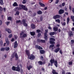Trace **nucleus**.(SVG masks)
<instances>
[{"label": "nucleus", "mask_w": 74, "mask_h": 74, "mask_svg": "<svg viewBox=\"0 0 74 74\" xmlns=\"http://www.w3.org/2000/svg\"><path fill=\"white\" fill-rule=\"evenodd\" d=\"M26 53L27 54L28 57V58L31 60H34L36 59V56L33 54H30L29 51V50H26L25 51Z\"/></svg>", "instance_id": "nucleus-1"}, {"label": "nucleus", "mask_w": 74, "mask_h": 74, "mask_svg": "<svg viewBox=\"0 0 74 74\" xmlns=\"http://www.w3.org/2000/svg\"><path fill=\"white\" fill-rule=\"evenodd\" d=\"M50 62L51 63V66H53V64L54 63V65L56 67H58V62L57 60H55L54 59H51L50 60Z\"/></svg>", "instance_id": "nucleus-2"}, {"label": "nucleus", "mask_w": 74, "mask_h": 74, "mask_svg": "<svg viewBox=\"0 0 74 74\" xmlns=\"http://www.w3.org/2000/svg\"><path fill=\"white\" fill-rule=\"evenodd\" d=\"M12 69L13 71H16L18 72L20 71L21 70L20 67H19V65H18L17 67L13 66L12 68Z\"/></svg>", "instance_id": "nucleus-3"}, {"label": "nucleus", "mask_w": 74, "mask_h": 74, "mask_svg": "<svg viewBox=\"0 0 74 74\" xmlns=\"http://www.w3.org/2000/svg\"><path fill=\"white\" fill-rule=\"evenodd\" d=\"M56 40V39L54 38H51L50 39L49 42L50 44L54 45L55 44V42H54Z\"/></svg>", "instance_id": "nucleus-4"}, {"label": "nucleus", "mask_w": 74, "mask_h": 74, "mask_svg": "<svg viewBox=\"0 0 74 74\" xmlns=\"http://www.w3.org/2000/svg\"><path fill=\"white\" fill-rule=\"evenodd\" d=\"M45 32L44 33V38L45 39V40L47 41L48 40V35L47 34V33H48V30H45Z\"/></svg>", "instance_id": "nucleus-5"}, {"label": "nucleus", "mask_w": 74, "mask_h": 74, "mask_svg": "<svg viewBox=\"0 0 74 74\" xmlns=\"http://www.w3.org/2000/svg\"><path fill=\"white\" fill-rule=\"evenodd\" d=\"M20 37L21 38H25L27 37V34H24V32L22 31L20 33Z\"/></svg>", "instance_id": "nucleus-6"}, {"label": "nucleus", "mask_w": 74, "mask_h": 74, "mask_svg": "<svg viewBox=\"0 0 74 74\" xmlns=\"http://www.w3.org/2000/svg\"><path fill=\"white\" fill-rule=\"evenodd\" d=\"M19 7H21L22 9H23L25 11H27L28 10V9L27 8H26V6L24 5L21 4L19 5Z\"/></svg>", "instance_id": "nucleus-7"}, {"label": "nucleus", "mask_w": 74, "mask_h": 74, "mask_svg": "<svg viewBox=\"0 0 74 74\" xmlns=\"http://www.w3.org/2000/svg\"><path fill=\"white\" fill-rule=\"evenodd\" d=\"M60 17H61V16L60 15L56 14L53 16V19L56 20L58 19H60Z\"/></svg>", "instance_id": "nucleus-8"}, {"label": "nucleus", "mask_w": 74, "mask_h": 74, "mask_svg": "<svg viewBox=\"0 0 74 74\" xmlns=\"http://www.w3.org/2000/svg\"><path fill=\"white\" fill-rule=\"evenodd\" d=\"M23 25L25 27H27L28 26L27 24V23H26V22L25 19H23L22 21Z\"/></svg>", "instance_id": "nucleus-9"}, {"label": "nucleus", "mask_w": 74, "mask_h": 74, "mask_svg": "<svg viewBox=\"0 0 74 74\" xmlns=\"http://www.w3.org/2000/svg\"><path fill=\"white\" fill-rule=\"evenodd\" d=\"M18 44L17 41H15L14 43V48H16L18 46Z\"/></svg>", "instance_id": "nucleus-10"}, {"label": "nucleus", "mask_w": 74, "mask_h": 74, "mask_svg": "<svg viewBox=\"0 0 74 74\" xmlns=\"http://www.w3.org/2000/svg\"><path fill=\"white\" fill-rule=\"evenodd\" d=\"M64 13V10L62 9H60L58 12L59 14L61 15Z\"/></svg>", "instance_id": "nucleus-11"}, {"label": "nucleus", "mask_w": 74, "mask_h": 74, "mask_svg": "<svg viewBox=\"0 0 74 74\" xmlns=\"http://www.w3.org/2000/svg\"><path fill=\"white\" fill-rule=\"evenodd\" d=\"M35 48L36 49H38L39 50H41L43 49V48L41 46H38V45H36Z\"/></svg>", "instance_id": "nucleus-12"}, {"label": "nucleus", "mask_w": 74, "mask_h": 74, "mask_svg": "<svg viewBox=\"0 0 74 74\" xmlns=\"http://www.w3.org/2000/svg\"><path fill=\"white\" fill-rule=\"evenodd\" d=\"M14 56L16 58L15 60L17 61L18 60V56L17 53H15L14 54Z\"/></svg>", "instance_id": "nucleus-13"}, {"label": "nucleus", "mask_w": 74, "mask_h": 74, "mask_svg": "<svg viewBox=\"0 0 74 74\" xmlns=\"http://www.w3.org/2000/svg\"><path fill=\"white\" fill-rule=\"evenodd\" d=\"M69 37H71V36H73L74 35L73 34V32L71 31H70L69 32Z\"/></svg>", "instance_id": "nucleus-14"}, {"label": "nucleus", "mask_w": 74, "mask_h": 74, "mask_svg": "<svg viewBox=\"0 0 74 74\" xmlns=\"http://www.w3.org/2000/svg\"><path fill=\"white\" fill-rule=\"evenodd\" d=\"M5 31L6 32H7L8 33L10 34L11 33V30L8 28H6L5 29Z\"/></svg>", "instance_id": "nucleus-15"}, {"label": "nucleus", "mask_w": 74, "mask_h": 74, "mask_svg": "<svg viewBox=\"0 0 74 74\" xmlns=\"http://www.w3.org/2000/svg\"><path fill=\"white\" fill-rule=\"evenodd\" d=\"M58 27H53V30L55 32H57L58 30Z\"/></svg>", "instance_id": "nucleus-16"}, {"label": "nucleus", "mask_w": 74, "mask_h": 74, "mask_svg": "<svg viewBox=\"0 0 74 74\" xmlns=\"http://www.w3.org/2000/svg\"><path fill=\"white\" fill-rule=\"evenodd\" d=\"M27 67L28 70H30L31 69L33 68V66H31V65H30L28 66H27Z\"/></svg>", "instance_id": "nucleus-17"}, {"label": "nucleus", "mask_w": 74, "mask_h": 74, "mask_svg": "<svg viewBox=\"0 0 74 74\" xmlns=\"http://www.w3.org/2000/svg\"><path fill=\"white\" fill-rule=\"evenodd\" d=\"M31 27L32 29H34L36 28L35 25L34 24H32L31 25Z\"/></svg>", "instance_id": "nucleus-18"}, {"label": "nucleus", "mask_w": 74, "mask_h": 74, "mask_svg": "<svg viewBox=\"0 0 74 74\" xmlns=\"http://www.w3.org/2000/svg\"><path fill=\"white\" fill-rule=\"evenodd\" d=\"M52 73L53 74H58V73L56 72V70L55 69L52 70Z\"/></svg>", "instance_id": "nucleus-19"}, {"label": "nucleus", "mask_w": 74, "mask_h": 74, "mask_svg": "<svg viewBox=\"0 0 74 74\" xmlns=\"http://www.w3.org/2000/svg\"><path fill=\"white\" fill-rule=\"evenodd\" d=\"M39 51H40V53L42 54H44L45 53V51L43 50H40Z\"/></svg>", "instance_id": "nucleus-20"}, {"label": "nucleus", "mask_w": 74, "mask_h": 74, "mask_svg": "<svg viewBox=\"0 0 74 74\" xmlns=\"http://www.w3.org/2000/svg\"><path fill=\"white\" fill-rule=\"evenodd\" d=\"M60 48H58L55 50L54 52L56 53H57L60 50Z\"/></svg>", "instance_id": "nucleus-21"}, {"label": "nucleus", "mask_w": 74, "mask_h": 74, "mask_svg": "<svg viewBox=\"0 0 74 74\" xmlns=\"http://www.w3.org/2000/svg\"><path fill=\"white\" fill-rule=\"evenodd\" d=\"M30 34L32 36H34L35 35V32H30Z\"/></svg>", "instance_id": "nucleus-22"}, {"label": "nucleus", "mask_w": 74, "mask_h": 74, "mask_svg": "<svg viewBox=\"0 0 74 74\" xmlns=\"http://www.w3.org/2000/svg\"><path fill=\"white\" fill-rule=\"evenodd\" d=\"M49 34L51 36H53L55 34V32H51L49 33Z\"/></svg>", "instance_id": "nucleus-23"}, {"label": "nucleus", "mask_w": 74, "mask_h": 74, "mask_svg": "<svg viewBox=\"0 0 74 74\" xmlns=\"http://www.w3.org/2000/svg\"><path fill=\"white\" fill-rule=\"evenodd\" d=\"M38 65H42L43 64V62L41 61H38Z\"/></svg>", "instance_id": "nucleus-24"}, {"label": "nucleus", "mask_w": 74, "mask_h": 74, "mask_svg": "<svg viewBox=\"0 0 74 74\" xmlns=\"http://www.w3.org/2000/svg\"><path fill=\"white\" fill-rule=\"evenodd\" d=\"M39 5L41 6L44 7H45V5L44 4L40 2H39Z\"/></svg>", "instance_id": "nucleus-25"}, {"label": "nucleus", "mask_w": 74, "mask_h": 74, "mask_svg": "<svg viewBox=\"0 0 74 74\" xmlns=\"http://www.w3.org/2000/svg\"><path fill=\"white\" fill-rule=\"evenodd\" d=\"M5 41L7 45H9L10 44V42L8 41V39H6Z\"/></svg>", "instance_id": "nucleus-26"}, {"label": "nucleus", "mask_w": 74, "mask_h": 74, "mask_svg": "<svg viewBox=\"0 0 74 74\" xmlns=\"http://www.w3.org/2000/svg\"><path fill=\"white\" fill-rule=\"evenodd\" d=\"M37 13L38 14L41 15L42 14V12L40 10H39L37 11Z\"/></svg>", "instance_id": "nucleus-27"}, {"label": "nucleus", "mask_w": 74, "mask_h": 74, "mask_svg": "<svg viewBox=\"0 0 74 74\" xmlns=\"http://www.w3.org/2000/svg\"><path fill=\"white\" fill-rule=\"evenodd\" d=\"M15 52H14L12 54V55L11 56V57L12 58H11V59H12L14 57V55L15 54Z\"/></svg>", "instance_id": "nucleus-28"}, {"label": "nucleus", "mask_w": 74, "mask_h": 74, "mask_svg": "<svg viewBox=\"0 0 74 74\" xmlns=\"http://www.w3.org/2000/svg\"><path fill=\"white\" fill-rule=\"evenodd\" d=\"M13 5L14 7H16V6H18V5L17 4V3L16 2H15L14 4Z\"/></svg>", "instance_id": "nucleus-29"}, {"label": "nucleus", "mask_w": 74, "mask_h": 74, "mask_svg": "<svg viewBox=\"0 0 74 74\" xmlns=\"http://www.w3.org/2000/svg\"><path fill=\"white\" fill-rule=\"evenodd\" d=\"M3 4V0H0V5H2Z\"/></svg>", "instance_id": "nucleus-30"}, {"label": "nucleus", "mask_w": 74, "mask_h": 74, "mask_svg": "<svg viewBox=\"0 0 74 74\" xmlns=\"http://www.w3.org/2000/svg\"><path fill=\"white\" fill-rule=\"evenodd\" d=\"M16 10H21L22 9V8L21 7H16Z\"/></svg>", "instance_id": "nucleus-31"}, {"label": "nucleus", "mask_w": 74, "mask_h": 74, "mask_svg": "<svg viewBox=\"0 0 74 74\" xmlns=\"http://www.w3.org/2000/svg\"><path fill=\"white\" fill-rule=\"evenodd\" d=\"M70 22V18L69 17H68L67 18V24H68Z\"/></svg>", "instance_id": "nucleus-32"}, {"label": "nucleus", "mask_w": 74, "mask_h": 74, "mask_svg": "<svg viewBox=\"0 0 74 74\" xmlns=\"http://www.w3.org/2000/svg\"><path fill=\"white\" fill-rule=\"evenodd\" d=\"M55 22H58L59 23H60V19H57L56 20Z\"/></svg>", "instance_id": "nucleus-33"}, {"label": "nucleus", "mask_w": 74, "mask_h": 74, "mask_svg": "<svg viewBox=\"0 0 74 74\" xmlns=\"http://www.w3.org/2000/svg\"><path fill=\"white\" fill-rule=\"evenodd\" d=\"M8 21H11L12 20V18L11 16H9L8 18Z\"/></svg>", "instance_id": "nucleus-34"}, {"label": "nucleus", "mask_w": 74, "mask_h": 74, "mask_svg": "<svg viewBox=\"0 0 74 74\" xmlns=\"http://www.w3.org/2000/svg\"><path fill=\"white\" fill-rule=\"evenodd\" d=\"M19 14V12L18 11H17L16 12V14H14V15L15 16H16V15H18Z\"/></svg>", "instance_id": "nucleus-35"}, {"label": "nucleus", "mask_w": 74, "mask_h": 74, "mask_svg": "<svg viewBox=\"0 0 74 74\" xmlns=\"http://www.w3.org/2000/svg\"><path fill=\"white\" fill-rule=\"evenodd\" d=\"M3 10V8L0 6V13H1Z\"/></svg>", "instance_id": "nucleus-36"}, {"label": "nucleus", "mask_w": 74, "mask_h": 74, "mask_svg": "<svg viewBox=\"0 0 74 74\" xmlns=\"http://www.w3.org/2000/svg\"><path fill=\"white\" fill-rule=\"evenodd\" d=\"M36 32L37 33H40V32H41V30L39 29H37L36 30Z\"/></svg>", "instance_id": "nucleus-37"}, {"label": "nucleus", "mask_w": 74, "mask_h": 74, "mask_svg": "<svg viewBox=\"0 0 74 74\" xmlns=\"http://www.w3.org/2000/svg\"><path fill=\"white\" fill-rule=\"evenodd\" d=\"M71 19H72V21L74 22V16H71Z\"/></svg>", "instance_id": "nucleus-38"}, {"label": "nucleus", "mask_w": 74, "mask_h": 74, "mask_svg": "<svg viewBox=\"0 0 74 74\" xmlns=\"http://www.w3.org/2000/svg\"><path fill=\"white\" fill-rule=\"evenodd\" d=\"M5 50L6 51H8L10 50V48L9 47H6L5 48Z\"/></svg>", "instance_id": "nucleus-39"}, {"label": "nucleus", "mask_w": 74, "mask_h": 74, "mask_svg": "<svg viewBox=\"0 0 74 74\" xmlns=\"http://www.w3.org/2000/svg\"><path fill=\"white\" fill-rule=\"evenodd\" d=\"M43 20V16H41L40 18V21H42Z\"/></svg>", "instance_id": "nucleus-40"}, {"label": "nucleus", "mask_w": 74, "mask_h": 74, "mask_svg": "<svg viewBox=\"0 0 74 74\" xmlns=\"http://www.w3.org/2000/svg\"><path fill=\"white\" fill-rule=\"evenodd\" d=\"M46 42V41L45 40H43L42 39L41 40V43H45Z\"/></svg>", "instance_id": "nucleus-41"}, {"label": "nucleus", "mask_w": 74, "mask_h": 74, "mask_svg": "<svg viewBox=\"0 0 74 74\" xmlns=\"http://www.w3.org/2000/svg\"><path fill=\"white\" fill-rule=\"evenodd\" d=\"M5 50V48H1V51H4Z\"/></svg>", "instance_id": "nucleus-42"}, {"label": "nucleus", "mask_w": 74, "mask_h": 74, "mask_svg": "<svg viewBox=\"0 0 74 74\" xmlns=\"http://www.w3.org/2000/svg\"><path fill=\"white\" fill-rule=\"evenodd\" d=\"M26 0H23V1L22 3L23 4H25L27 2L26 1Z\"/></svg>", "instance_id": "nucleus-43"}, {"label": "nucleus", "mask_w": 74, "mask_h": 74, "mask_svg": "<svg viewBox=\"0 0 74 74\" xmlns=\"http://www.w3.org/2000/svg\"><path fill=\"white\" fill-rule=\"evenodd\" d=\"M41 34L40 33H38V34L37 35V37L38 38H39L40 37H41Z\"/></svg>", "instance_id": "nucleus-44"}, {"label": "nucleus", "mask_w": 74, "mask_h": 74, "mask_svg": "<svg viewBox=\"0 0 74 74\" xmlns=\"http://www.w3.org/2000/svg\"><path fill=\"white\" fill-rule=\"evenodd\" d=\"M62 26H65L66 25V23L65 21H64L62 23Z\"/></svg>", "instance_id": "nucleus-45"}, {"label": "nucleus", "mask_w": 74, "mask_h": 74, "mask_svg": "<svg viewBox=\"0 0 74 74\" xmlns=\"http://www.w3.org/2000/svg\"><path fill=\"white\" fill-rule=\"evenodd\" d=\"M69 65H71L73 64V62L71 61L69 62Z\"/></svg>", "instance_id": "nucleus-46"}, {"label": "nucleus", "mask_w": 74, "mask_h": 74, "mask_svg": "<svg viewBox=\"0 0 74 74\" xmlns=\"http://www.w3.org/2000/svg\"><path fill=\"white\" fill-rule=\"evenodd\" d=\"M0 44L1 45H3V42L2 40H1L0 41Z\"/></svg>", "instance_id": "nucleus-47"}, {"label": "nucleus", "mask_w": 74, "mask_h": 74, "mask_svg": "<svg viewBox=\"0 0 74 74\" xmlns=\"http://www.w3.org/2000/svg\"><path fill=\"white\" fill-rule=\"evenodd\" d=\"M21 22V21L20 20H19L18 21H16V23H20Z\"/></svg>", "instance_id": "nucleus-48"}, {"label": "nucleus", "mask_w": 74, "mask_h": 74, "mask_svg": "<svg viewBox=\"0 0 74 74\" xmlns=\"http://www.w3.org/2000/svg\"><path fill=\"white\" fill-rule=\"evenodd\" d=\"M36 13L35 12L32 15V16L33 17H35V16H36Z\"/></svg>", "instance_id": "nucleus-49"}, {"label": "nucleus", "mask_w": 74, "mask_h": 74, "mask_svg": "<svg viewBox=\"0 0 74 74\" xmlns=\"http://www.w3.org/2000/svg\"><path fill=\"white\" fill-rule=\"evenodd\" d=\"M37 41L38 42L41 43V40H40L39 39H37Z\"/></svg>", "instance_id": "nucleus-50"}, {"label": "nucleus", "mask_w": 74, "mask_h": 74, "mask_svg": "<svg viewBox=\"0 0 74 74\" xmlns=\"http://www.w3.org/2000/svg\"><path fill=\"white\" fill-rule=\"evenodd\" d=\"M20 73L21 74H22L23 73V70L22 69H21V71H20Z\"/></svg>", "instance_id": "nucleus-51"}, {"label": "nucleus", "mask_w": 74, "mask_h": 74, "mask_svg": "<svg viewBox=\"0 0 74 74\" xmlns=\"http://www.w3.org/2000/svg\"><path fill=\"white\" fill-rule=\"evenodd\" d=\"M12 34H10L9 35V36H8V37L9 38H11L12 37Z\"/></svg>", "instance_id": "nucleus-52"}, {"label": "nucleus", "mask_w": 74, "mask_h": 74, "mask_svg": "<svg viewBox=\"0 0 74 74\" xmlns=\"http://www.w3.org/2000/svg\"><path fill=\"white\" fill-rule=\"evenodd\" d=\"M54 47V45H50V48H52Z\"/></svg>", "instance_id": "nucleus-53"}, {"label": "nucleus", "mask_w": 74, "mask_h": 74, "mask_svg": "<svg viewBox=\"0 0 74 74\" xmlns=\"http://www.w3.org/2000/svg\"><path fill=\"white\" fill-rule=\"evenodd\" d=\"M60 45L59 44H57V45L56 46V47H60Z\"/></svg>", "instance_id": "nucleus-54"}, {"label": "nucleus", "mask_w": 74, "mask_h": 74, "mask_svg": "<svg viewBox=\"0 0 74 74\" xmlns=\"http://www.w3.org/2000/svg\"><path fill=\"white\" fill-rule=\"evenodd\" d=\"M59 0H56V4H58L59 2Z\"/></svg>", "instance_id": "nucleus-55"}, {"label": "nucleus", "mask_w": 74, "mask_h": 74, "mask_svg": "<svg viewBox=\"0 0 74 74\" xmlns=\"http://www.w3.org/2000/svg\"><path fill=\"white\" fill-rule=\"evenodd\" d=\"M59 52L61 54H62V53H63L62 52V49H61L60 50V51H59Z\"/></svg>", "instance_id": "nucleus-56"}, {"label": "nucleus", "mask_w": 74, "mask_h": 74, "mask_svg": "<svg viewBox=\"0 0 74 74\" xmlns=\"http://www.w3.org/2000/svg\"><path fill=\"white\" fill-rule=\"evenodd\" d=\"M18 37V36L17 35L14 36V38H15V39H17Z\"/></svg>", "instance_id": "nucleus-57"}, {"label": "nucleus", "mask_w": 74, "mask_h": 74, "mask_svg": "<svg viewBox=\"0 0 74 74\" xmlns=\"http://www.w3.org/2000/svg\"><path fill=\"white\" fill-rule=\"evenodd\" d=\"M65 5V3H63L62 4V6H64Z\"/></svg>", "instance_id": "nucleus-58"}, {"label": "nucleus", "mask_w": 74, "mask_h": 74, "mask_svg": "<svg viewBox=\"0 0 74 74\" xmlns=\"http://www.w3.org/2000/svg\"><path fill=\"white\" fill-rule=\"evenodd\" d=\"M10 23V22H8L6 23V24L7 25H8Z\"/></svg>", "instance_id": "nucleus-59"}, {"label": "nucleus", "mask_w": 74, "mask_h": 74, "mask_svg": "<svg viewBox=\"0 0 74 74\" xmlns=\"http://www.w3.org/2000/svg\"><path fill=\"white\" fill-rule=\"evenodd\" d=\"M2 24V22L0 20V25H1Z\"/></svg>", "instance_id": "nucleus-60"}, {"label": "nucleus", "mask_w": 74, "mask_h": 74, "mask_svg": "<svg viewBox=\"0 0 74 74\" xmlns=\"http://www.w3.org/2000/svg\"><path fill=\"white\" fill-rule=\"evenodd\" d=\"M65 14L66 15V16H68L69 15V13L68 12H65Z\"/></svg>", "instance_id": "nucleus-61"}, {"label": "nucleus", "mask_w": 74, "mask_h": 74, "mask_svg": "<svg viewBox=\"0 0 74 74\" xmlns=\"http://www.w3.org/2000/svg\"><path fill=\"white\" fill-rule=\"evenodd\" d=\"M14 38H12L11 40V41L12 42H13L14 41Z\"/></svg>", "instance_id": "nucleus-62"}, {"label": "nucleus", "mask_w": 74, "mask_h": 74, "mask_svg": "<svg viewBox=\"0 0 74 74\" xmlns=\"http://www.w3.org/2000/svg\"><path fill=\"white\" fill-rule=\"evenodd\" d=\"M58 32H61V29H59Z\"/></svg>", "instance_id": "nucleus-63"}, {"label": "nucleus", "mask_w": 74, "mask_h": 74, "mask_svg": "<svg viewBox=\"0 0 74 74\" xmlns=\"http://www.w3.org/2000/svg\"><path fill=\"white\" fill-rule=\"evenodd\" d=\"M62 74H65V71H63L62 72Z\"/></svg>", "instance_id": "nucleus-64"}]
</instances>
